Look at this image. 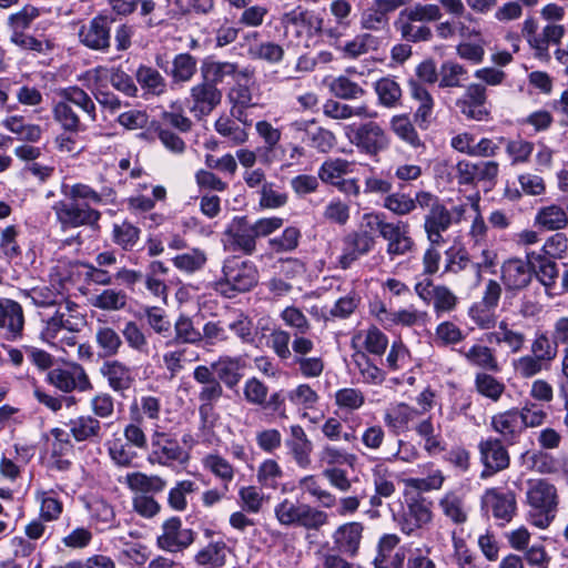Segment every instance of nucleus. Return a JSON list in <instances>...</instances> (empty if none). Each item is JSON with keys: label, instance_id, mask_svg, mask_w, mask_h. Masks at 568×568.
<instances>
[{"label": "nucleus", "instance_id": "nucleus-1", "mask_svg": "<svg viewBox=\"0 0 568 568\" xmlns=\"http://www.w3.org/2000/svg\"><path fill=\"white\" fill-rule=\"evenodd\" d=\"M63 200L55 202L52 210L63 231L80 226L99 229L101 212L92 205L103 203V196L84 183L62 185Z\"/></svg>", "mask_w": 568, "mask_h": 568}, {"label": "nucleus", "instance_id": "nucleus-2", "mask_svg": "<svg viewBox=\"0 0 568 568\" xmlns=\"http://www.w3.org/2000/svg\"><path fill=\"white\" fill-rule=\"evenodd\" d=\"M258 280L260 272L254 262L231 255L223 261L222 276L215 281L213 288L225 298H235L252 291Z\"/></svg>", "mask_w": 568, "mask_h": 568}, {"label": "nucleus", "instance_id": "nucleus-3", "mask_svg": "<svg viewBox=\"0 0 568 568\" xmlns=\"http://www.w3.org/2000/svg\"><path fill=\"white\" fill-rule=\"evenodd\" d=\"M526 496L530 506L529 523L538 528H547L556 516L557 488L546 479L529 480Z\"/></svg>", "mask_w": 568, "mask_h": 568}, {"label": "nucleus", "instance_id": "nucleus-4", "mask_svg": "<svg viewBox=\"0 0 568 568\" xmlns=\"http://www.w3.org/2000/svg\"><path fill=\"white\" fill-rule=\"evenodd\" d=\"M274 515L282 526L306 530H320L328 523V515L324 510L290 498H284L274 507Z\"/></svg>", "mask_w": 568, "mask_h": 568}, {"label": "nucleus", "instance_id": "nucleus-5", "mask_svg": "<svg viewBox=\"0 0 568 568\" xmlns=\"http://www.w3.org/2000/svg\"><path fill=\"white\" fill-rule=\"evenodd\" d=\"M193 129L190 118L180 111H164L159 121L152 123V130L162 145L171 153L181 155L186 150V142L183 134Z\"/></svg>", "mask_w": 568, "mask_h": 568}, {"label": "nucleus", "instance_id": "nucleus-6", "mask_svg": "<svg viewBox=\"0 0 568 568\" xmlns=\"http://www.w3.org/2000/svg\"><path fill=\"white\" fill-rule=\"evenodd\" d=\"M419 209L427 211L424 215V231L432 244H444L443 233L453 224V214L444 202L429 191H418Z\"/></svg>", "mask_w": 568, "mask_h": 568}, {"label": "nucleus", "instance_id": "nucleus-7", "mask_svg": "<svg viewBox=\"0 0 568 568\" xmlns=\"http://www.w3.org/2000/svg\"><path fill=\"white\" fill-rule=\"evenodd\" d=\"M344 133L351 144L359 153L371 158L378 156L390 145V136L376 121L354 122L344 128Z\"/></svg>", "mask_w": 568, "mask_h": 568}, {"label": "nucleus", "instance_id": "nucleus-8", "mask_svg": "<svg viewBox=\"0 0 568 568\" xmlns=\"http://www.w3.org/2000/svg\"><path fill=\"white\" fill-rule=\"evenodd\" d=\"M187 459L189 454L173 434L159 426L153 429L146 455L150 464L171 467L175 464H184Z\"/></svg>", "mask_w": 568, "mask_h": 568}, {"label": "nucleus", "instance_id": "nucleus-9", "mask_svg": "<svg viewBox=\"0 0 568 568\" xmlns=\"http://www.w3.org/2000/svg\"><path fill=\"white\" fill-rule=\"evenodd\" d=\"M379 235L387 242L386 253L393 261L398 256L412 253L415 242L410 236L409 224L398 220L396 222L385 221L383 213L372 215Z\"/></svg>", "mask_w": 568, "mask_h": 568}, {"label": "nucleus", "instance_id": "nucleus-10", "mask_svg": "<svg viewBox=\"0 0 568 568\" xmlns=\"http://www.w3.org/2000/svg\"><path fill=\"white\" fill-rule=\"evenodd\" d=\"M268 386L260 378L253 376L245 381L243 386L244 400L280 418H287L285 392L283 389L268 395Z\"/></svg>", "mask_w": 568, "mask_h": 568}, {"label": "nucleus", "instance_id": "nucleus-11", "mask_svg": "<svg viewBox=\"0 0 568 568\" xmlns=\"http://www.w3.org/2000/svg\"><path fill=\"white\" fill-rule=\"evenodd\" d=\"M115 18L102 11L79 29L80 43L93 51L108 52L111 47V26Z\"/></svg>", "mask_w": 568, "mask_h": 568}, {"label": "nucleus", "instance_id": "nucleus-12", "mask_svg": "<svg viewBox=\"0 0 568 568\" xmlns=\"http://www.w3.org/2000/svg\"><path fill=\"white\" fill-rule=\"evenodd\" d=\"M223 247L227 252L252 255L256 251V237L247 216H234L222 235Z\"/></svg>", "mask_w": 568, "mask_h": 568}, {"label": "nucleus", "instance_id": "nucleus-13", "mask_svg": "<svg viewBox=\"0 0 568 568\" xmlns=\"http://www.w3.org/2000/svg\"><path fill=\"white\" fill-rule=\"evenodd\" d=\"M44 381L55 389L65 394L74 390L84 393L93 389V384L84 367L77 363L65 367L50 369Z\"/></svg>", "mask_w": 568, "mask_h": 568}, {"label": "nucleus", "instance_id": "nucleus-14", "mask_svg": "<svg viewBox=\"0 0 568 568\" xmlns=\"http://www.w3.org/2000/svg\"><path fill=\"white\" fill-rule=\"evenodd\" d=\"M394 520L402 532L412 535L432 520L430 503L420 494H413L394 515Z\"/></svg>", "mask_w": 568, "mask_h": 568}, {"label": "nucleus", "instance_id": "nucleus-15", "mask_svg": "<svg viewBox=\"0 0 568 568\" xmlns=\"http://www.w3.org/2000/svg\"><path fill=\"white\" fill-rule=\"evenodd\" d=\"M480 509L485 515L491 514L499 525L511 521L517 510L515 493L499 487L487 488L480 497Z\"/></svg>", "mask_w": 568, "mask_h": 568}, {"label": "nucleus", "instance_id": "nucleus-16", "mask_svg": "<svg viewBox=\"0 0 568 568\" xmlns=\"http://www.w3.org/2000/svg\"><path fill=\"white\" fill-rule=\"evenodd\" d=\"M507 445L497 437H488L478 443L479 460L483 465L481 479H487L510 465Z\"/></svg>", "mask_w": 568, "mask_h": 568}, {"label": "nucleus", "instance_id": "nucleus-17", "mask_svg": "<svg viewBox=\"0 0 568 568\" xmlns=\"http://www.w3.org/2000/svg\"><path fill=\"white\" fill-rule=\"evenodd\" d=\"M375 236L366 230L352 231L342 239V253L338 266L348 270L362 256L367 255L375 246Z\"/></svg>", "mask_w": 568, "mask_h": 568}, {"label": "nucleus", "instance_id": "nucleus-18", "mask_svg": "<svg viewBox=\"0 0 568 568\" xmlns=\"http://www.w3.org/2000/svg\"><path fill=\"white\" fill-rule=\"evenodd\" d=\"M456 106L467 120L489 121L491 119L487 89L483 84H469L464 94L457 99Z\"/></svg>", "mask_w": 568, "mask_h": 568}, {"label": "nucleus", "instance_id": "nucleus-19", "mask_svg": "<svg viewBox=\"0 0 568 568\" xmlns=\"http://www.w3.org/2000/svg\"><path fill=\"white\" fill-rule=\"evenodd\" d=\"M195 532L190 528H182V520L178 516L170 517L162 524V532L156 538L160 549L179 552L194 542Z\"/></svg>", "mask_w": 568, "mask_h": 568}, {"label": "nucleus", "instance_id": "nucleus-20", "mask_svg": "<svg viewBox=\"0 0 568 568\" xmlns=\"http://www.w3.org/2000/svg\"><path fill=\"white\" fill-rule=\"evenodd\" d=\"M24 313L20 303L0 298V335L4 341L17 342L23 337Z\"/></svg>", "mask_w": 568, "mask_h": 568}, {"label": "nucleus", "instance_id": "nucleus-21", "mask_svg": "<svg viewBox=\"0 0 568 568\" xmlns=\"http://www.w3.org/2000/svg\"><path fill=\"white\" fill-rule=\"evenodd\" d=\"M406 3L407 0H372L361 14V28L375 32L387 28L389 14L406 6Z\"/></svg>", "mask_w": 568, "mask_h": 568}, {"label": "nucleus", "instance_id": "nucleus-22", "mask_svg": "<svg viewBox=\"0 0 568 568\" xmlns=\"http://www.w3.org/2000/svg\"><path fill=\"white\" fill-rule=\"evenodd\" d=\"M222 101V91L207 80L191 88L189 102L190 111L202 120L207 116Z\"/></svg>", "mask_w": 568, "mask_h": 568}, {"label": "nucleus", "instance_id": "nucleus-23", "mask_svg": "<svg viewBox=\"0 0 568 568\" xmlns=\"http://www.w3.org/2000/svg\"><path fill=\"white\" fill-rule=\"evenodd\" d=\"M364 525L359 521H348L339 525L332 534L333 549L347 558L359 554Z\"/></svg>", "mask_w": 568, "mask_h": 568}, {"label": "nucleus", "instance_id": "nucleus-24", "mask_svg": "<svg viewBox=\"0 0 568 568\" xmlns=\"http://www.w3.org/2000/svg\"><path fill=\"white\" fill-rule=\"evenodd\" d=\"M293 128L303 133L302 142L318 153H329L336 145L335 134L317 125L315 120L294 122Z\"/></svg>", "mask_w": 568, "mask_h": 568}, {"label": "nucleus", "instance_id": "nucleus-25", "mask_svg": "<svg viewBox=\"0 0 568 568\" xmlns=\"http://www.w3.org/2000/svg\"><path fill=\"white\" fill-rule=\"evenodd\" d=\"M500 278L507 292H518L527 287L532 278V267L529 258L518 257L505 261L500 267Z\"/></svg>", "mask_w": 568, "mask_h": 568}, {"label": "nucleus", "instance_id": "nucleus-26", "mask_svg": "<svg viewBox=\"0 0 568 568\" xmlns=\"http://www.w3.org/2000/svg\"><path fill=\"white\" fill-rule=\"evenodd\" d=\"M100 374L106 379L108 386L121 395H124L135 383L132 368L119 359L104 361L100 367Z\"/></svg>", "mask_w": 568, "mask_h": 568}, {"label": "nucleus", "instance_id": "nucleus-27", "mask_svg": "<svg viewBox=\"0 0 568 568\" xmlns=\"http://www.w3.org/2000/svg\"><path fill=\"white\" fill-rule=\"evenodd\" d=\"M285 446L288 450V455L300 468L307 469L311 467V456L314 447L301 425H291L290 436L285 439Z\"/></svg>", "mask_w": 568, "mask_h": 568}, {"label": "nucleus", "instance_id": "nucleus-28", "mask_svg": "<svg viewBox=\"0 0 568 568\" xmlns=\"http://www.w3.org/2000/svg\"><path fill=\"white\" fill-rule=\"evenodd\" d=\"M523 425L518 408H510L495 414L490 420V427L499 434V438L509 446L519 442L521 434L525 432Z\"/></svg>", "mask_w": 568, "mask_h": 568}, {"label": "nucleus", "instance_id": "nucleus-29", "mask_svg": "<svg viewBox=\"0 0 568 568\" xmlns=\"http://www.w3.org/2000/svg\"><path fill=\"white\" fill-rule=\"evenodd\" d=\"M245 362L241 356H220L217 361L211 363L209 366L212 369V375L220 381L221 385L233 389L243 378V369Z\"/></svg>", "mask_w": 568, "mask_h": 568}, {"label": "nucleus", "instance_id": "nucleus-30", "mask_svg": "<svg viewBox=\"0 0 568 568\" xmlns=\"http://www.w3.org/2000/svg\"><path fill=\"white\" fill-rule=\"evenodd\" d=\"M200 70L202 79L207 80L215 87H217L220 83H223L227 77H231L235 80L237 77L252 78L254 73L250 68L240 70L239 64L234 62L212 60H204Z\"/></svg>", "mask_w": 568, "mask_h": 568}, {"label": "nucleus", "instance_id": "nucleus-31", "mask_svg": "<svg viewBox=\"0 0 568 568\" xmlns=\"http://www.w3.org/2000/svg\"><path fill=\"white\" fill-rule=\"evenodd\" d=\"M69 434L77 443L99 444L103 438V426L92 415H80L68 423Z\"/></svg>", "mask_w": 568, "mask_h": 568}, {"label": "nucleus", "instance_id": "nucleus-32", "mask_svg": "<svg viewBox=\"0 0 568 568\" xmlns=\"http://www.w3.org/2000/svg\"><path fill=\"white\" fill-rule=\"evenodd\" d=\"M407 87L410 97L419 102V106L414 113V120L420 129L426 130L430 124L434 100L424 83L418 80L409 79Z\"/></svg>", "mask_w": 568, "mask_h": 568}, {"label": "nucleus", "instance_id": "nucleus-33", "mask_svg": "<svg viewBox=\"0 0 568 568\" xmlns=\"http://www.w3.org/2000/svg\"><path fill=\"white\" fill-rule=\"evenodd\" d=\"M201 329L195 327L192 317L180 314L173 324V334L165 342L166 347H182L184 345H201Z\"/></svg>", "mask_w": 568, "mask_h": 568}, {"label": "nucleus", "instance_id": "nucleus-34", "mask_svg": "<svg viewBox=\"0 0 568 568\" xmlns=\"http://www.w3.org/2000/svg\"><path fill=\"white\" fill-rule=\"evenodd\" d=\"M458 353L469 365L480 368L481 372L499 373L501 369L495 349L486 345L474 344L469 348L462 347Z\"/></svg>", "mask_w": 568, "mask_h": 568}, {"label": "nucleus", "instance_id": "nucleus-35", "mask_svg": "<svg viewBox=\"0 0 568 568\" xmlns=\"http://www.w3.org/2000/svg\"><path fill=\"white\" fill-rule=\"evenodd\" d=\"M193 379L201 385L197 394L199 402L217 403L224 394L220 381L212 375L206 365H197L193 371Z\"/></svg>", "mask_w": 568, "mask_h": 568}, {"label": "nucleus", "instance_id": "nucleus-36", "mask_svg": "<svg viewBox=\"0 0 568 568\" xmlns=\"http://www.w3.org/2000/svg\"><path fill=\"white\" fill-rule=\"evenodd\" d=\"M51 112L54 122L65 133L79 134L87 130V125L81 121L80 115L65 99L60 98L59 101L54 102Z\"/></svg>", "mask_w": 568, "mask_h": 568}, {"label": "nucleus", "instance_id": "nucleus-37", "mask_svg": "<svg viewBox=\"0 0 568 568\" xmlns=\"http://www.w3.org/2000/svg\"><path fill=\"white\" fill-rule=\"evenodd\" d=\"M420 415V412L406 403H399L386 410L383 417L388 429L398 435L409 429V424Z\"/></svg>", "mask_w": 568, "mask_h": 568}, {"label": "nucleus", "instance_id": "nucleus-38", "mask_svg": "<svg viewBox=\"0 0 568 568\" xmlns=\"http://www.w3.org/2000/svg\"><path fill=\"white\" fill-rule=\"evenodd\" d=\"M394 28L406 42L417 43L433 38L432 29L427 24H416V21L409 20V17L400 11L394 21Z\"/></svg>", "mask_w": 568, "mask_h": 568}, {"label": "nucleus", "instance_id": "nucleus-39", "mask_svg": "<svg viewBox=\"0 0 568 568\" xmlns=\"http://www.w3.org/2000/svg\"><path fill=\"white\" fill-rule=\"evenodd\" d=\"M75 307L77 304L68 300L59 304L54 314L45 321V328L42 334L49 338H55L58 333L62 329L70 332L77 331L69 315Z\"/></svg>", "mask_w": 568, "mask_h": 568}, {"label": "nucleus", "instance_id": "nucleus-40", "mask_svg": "<svg viewBox=\"0 0 568 568\" xmlns=\"http://www.w3.org/2000/svg\"><path fill=\"white\" fill-rule=\"evenodd\" d=\"M229 547L224 540L209 542L194 556L200 568H223L226 564Z\"/></svg>", "mask_w": 568, "mask_h": 568}, {"label": "nucleus", "instance_id": "nucleus-41", "mask_svg": "<svg viewBox=\"0 0 568 568\" xmlns=\"http://www.w3.org/2000/svg\"><path fill=\"white\" fill-rule=\"evenodd\" d=\"M141 229L124 220L112 224L111 241L125 252H131L140 242Z\"/></svg>", "mask_w": 568, "mask_h": 568}, {"label": "nucleus", "instance_id": "nucleus-42", "mask_svg": "<svg viewBox=\"0 0 568 568\" xmlns=\"http://www.w3.org/2000/svg\"><path fill=\"white\" fill-rule=\"evenodd\" d=\"M534 222L541 230L558 231L567 226L568 216L561 206L550 204L537 211Z\"/></svg>", "mask_w": 568, "mask_h": 568}, {"label": "nucleus", "instance_id": "nucleus-43", "mask_svg": "<svg viewBox=\"0 0 568 568\" xmlns=\"http://www.w3.org/2000/svg\"><path fill=\"white\" fill-rule=\"evenodd\" d=\"M60 98L65 99L73 108L82 110L91 122L98 120L97 106L90 94L78 85H71L61 89L58 93Z\"/></svg>", "mask_w": 568, "mask_h": 568}, {"label": "nucleus", "instance_id": "nucleus-44", "mask_svg": "<svg viewBox=\"0 0 568 568\" xmlns=\"http://www.w3.org/2000/svg\"><path fill=\"white\" fill-rule=\"evenodd\" d=\"M129 416L130 423L123 429L125 442L138 449L148 450L150 444H148L146 435L142 428V416L138 413L135 402H132L129 407Z\"/></svg>", "mask_w": 568, "mask_h": 568}, {"label": "nucleus", "instance_id": "nucleus-45", "mask_svg": "<svg viewBox=\"0 0 568 568\" xmlns=\"http://www.w3.org/2000/svg\"><path fill=\"white\" fill-rule=\"evenodd\" d=\"M125 483L131 490L140 491L142 493L141 495L161 493L166 486V480L162 477L158 475H146L141 471L128 474Z\"/></svg>", "mask_w": 568, "mask_h": 568}, {"label": "nucleus", "instance_id": "nucleus-46", "mask_svg": "<svg viewBox=\"0 0 568 568\" xmlns=\"http://www.w3.org/2000/svg\"><path fill=\"white\" fill-rule=\"evenodd\" d=\"M10 42L23 51H30L34 54L42 55L52 53L57 48L53 38L45 34L34 36L28 32L11 40Z\"/></svg>", "mask_w": 568, "mask_h": 568}, {"label": "nucleus", "instance_id": "nucleus-47", "mask_svg": "<svg viewBox=\"0 0 568 568\" xmlns=\"http://www.w3.org/2000/svg\"><path fill=\"white\" fill-rule=\"evenodd\" d=\"M40 17V9L26 4L18 12L11 13L8 17V28L10 30V41L27 33L32 22Z\"/></svg>", "mask_w": 568, "mask_h": 568}, {"label": "nucleus", "instance_id": "nucleus-48", "mask_svg": "<svg viewBox=\"0 0 568 568\" xmlns=\"http://www.w3.org/2000/svg\"><path fill=\"white\" fill-rule=\"evenodd\" d=\"M416 434L424 439V450L433 456L445 452V442L440 433H435L433 418L429 416L414 427Z\"/></svg>", "mask_w": 568, "mask_h": 568}, {"label": "nucleus", "instance_id": "nucleus-49", "mask_svg": "<svg viewBox=\"0 0 568 568\" xmlns=\"http://www.w3.org/2000/svg\"><path fill=\"white\" fill-rule=\"evenodd\" d=\"M204 469L219 478L225 491H229V485L234 479L235 469L233 465L219 454H209L202 459Z\"/></svg>", "mask_w": 568, "mask_h": 568}, {"label": "nucleus", "instance_id": "nucleus-50", "mask_svg": "<svg viewBox=\"0 0 568 568\" xmlns=\"http://www.w3.org/2000/svg\"><path fill=\"white\" fill-rule=\"evenodd\" d=\"M527 258L531 263L532 274L535 273L544 285L551 286L555 284L558 276V267L555 261L536 252L527 253Z\"/></svg>", "mask_w": 568, "mask_h": 568}, {"label": "nucleus", "instance_id": "nucleus-51", "mask_svg": "<svg viewBox=\"0 0 568 568\" xmlns=\"http://www.w3.org/2000/svg\"><path fill=\"white\" fill-rule=\"evenodd\" d=\"M353 163L342 159H328L324 161L318 169V179L322 182L331 185H335L339 182L346 174L352 172Z\"/></svg>", "mask_w": 568, "mask_h": 568}, {"label": "nucleus", "instance_id": "nucleus-52", "mask_svg": "<svg viewBox=\"0 0 568 568\" xmlns=\"http://www.w3.org/2000/svg\"><path fill=\"white\" fill-rule=\"evenodd\" d=\"M214 129L221 136L226 139L232 146L242 145L248 139L246 129L242 128L229 115L219 116L214 123Z\"/></svg>", "mask_w": 568, "mask_h": 568}, {"label": "nucleus", "instance_id": "nucleus-53", "mask_svg": "<svg viewBox=\"0 0 568 568\" xmlns=\"http://www.w3.org/2000/svg\"><path fill=\"white\" fill-rule=\"evenodd\" d=\"M474 385L480 396L493 402H498L506 390L505 383L488 372H478Z\"/></svg>", "mask_w": 568, "mask_h": 568}, {"label": "nucleus", "instance_id": "nucleus-54", "mask_svg": "<svg viewBox=\"0 0 568 568\" xmlns=\"http://www.w3.org/2000/svg\"><path fill=\"white\" fill-rule=\"evenodd\" d=\"M95 342L100 351L99 356L103 358L116 356L123 346V342L119 333L109 326L98 328L95 333Z\"/></svg>", "mask_w": 568, "mask_h": 568}, {"label": "nucleus", "instance_id": "nucleus-55", "mask_svg": "<svg viewBox=\"0 0 568 568\" xmlns=\"http://www.w3.org/2000/svg\"><path fill=\"white\" fill-rule=\"evenodd\" d=\"M389 125L395 135L410 146L419 148L424 145L408 114L392 116Z\"/></svg>", "mask_w": 568, "mask_h": 568}, {"label": "nucleus", "instance_id": "nucleus-56", "mask_svg": "<svg viewBox=\"0 0 568 568\" xmlns=\"http://www.w3.org/2000/svg\"><path fill=\"white\" fill-rule=\"evenodd\" d=\"M453 558L458 568H487V566L477 557L467 546L463 537L453 532Z\"/></svg>", "mask_w": 568, "mask_h": 568}, {"label": "nucleus", "instance_id": "nucleus-57", "mask_svg": "<svg viewBox=\"0 0 568 568\" xmlns=\"http://www.w3.org/2000/svg\"><path fill=\"white\" fill-rule=\"evenodd\" d=\"M171 261L179 271L193 274L204 268L207 256L203 250L195 247L189 252L175 255Z\"/></svg>", "mask_w": 568, "mask_h": 568}, {"label": "nucleus", "instance_id": "nucleus-58", "mask_svg": "<svg viewBox=\"0 0 568 568\" xmlns=\"http://www.w3.org/2000/svg\"><path fill=\"white\" fill-rule=\"evenodd\" d=\"M196 59L189 52L179 53L174 57L172 68L166 71L174 82H187L196 73Z\"/></svg>", "mask_w": 568, "mask_h": 568}, {"label": "nucleus", "instance_id": "nucleus-59", "mask_svg": "<svg viewBox=\"0 0 568 568\" xmlns=\"http://www.w3.org/2000/svg\"><path fill=\"white\" fill-rule=\"evenodd\" d=\"M138 83L148 93L160 95L165 91L166 83L160 72L148 65H140L135 72Z\"/></svg>", "mask_w": 568, "mask_h": 568}, {"label": "nucleus", "instance_id": "nucleus-60", "mask_svg": "<svg viewBox=\"0 0 568 568\" xmlns=\"http://www.w3.org/2000/svg\"><path fill=\"white\" fill-rule=\"evenodd\" d=\"M383 206L398 216L410 214L416 207H419L417 193L415 197L403 192H390L385 196Z\"/></svg>", "mask_w": 568, "mask_h": 568}, {"label": "nucleus", "instance_id": "nucleus-61", "mask_svg": "<svg viewBox=\"0 0 568 568\" xmlns=\"http://www.w3.org/2000/svg\"><path fill=\"white\" fill-rule=\"evenodd\" d=\"M126 345L139 354L149 353V339L143 327L135 321L124 323L121 331Z\"/></svg>", "mask_w": 568, "mask_h": 568}, {"label": "nucleus", "instance_id": "nucleus-62", "mask_svg": "<svg viewBox=\"0 0 568 568\" xmlns=\"http://www.w3.org/2000/svg\"><path fill=\"white\" fill-rule=\"evenodd\" d=\"M378 41L372 33H359L353 40L346 42L343 47L337 45L345 58L356 59L366 54L369 50L377 48Z\"/></svg>", "mask_w": 568, "mask_h": 568}, {"label": "nucleus", "instance_id": "nucleus-63", "mask_svg": "<svg viewBox=\"0 0 568 568\" xmlns=\"http://www.w3.org/2000/svg\"><path fill=\"white\" fill-rule=\"evenodd\" d=\"M227 328L243 343L255 344L256 332L252 317L243 311H237L235 318L227 325Z\"/></svg>", "mask_w": 568, "mask_h": 568}, {"label": "nucleus", "instance_id": "nucleus-64", "mask_svg": "<svg viewBox=\"0 0 568 568\" xmlns=\"http://www.w3.org/2000/svg\"><path fill=\"white\" fill-rule=\"evenodd\" d=\"M286 399L298 408L312 410L316 408L320 402V395L308 384H300L285 393V400Z\"/></svg>", "mask_w": 568, "mask_h": 568}]
</instances>
